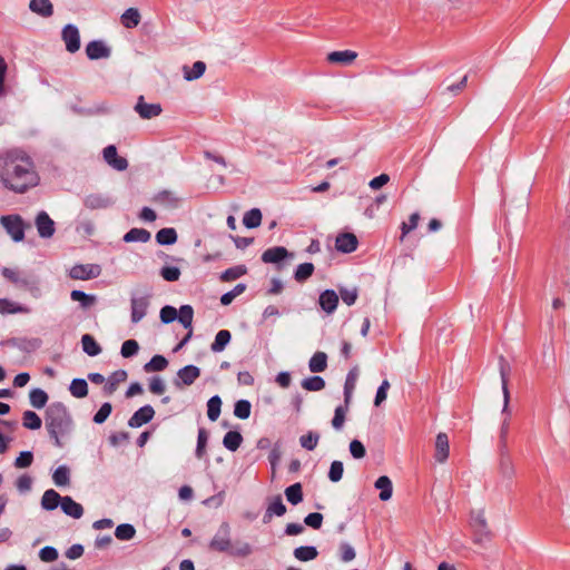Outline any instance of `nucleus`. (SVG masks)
<instances>
[{
	"label": "nucleus",
	"mask_w": 570,
	"mask_h": 570,
	"mask_svg": "<svg viewBox=\"0 0 570 570\" xmlns=\"http://www.w3.org/2000/svg\"><path fill=\"white\" fill-rule=\"evenodd\" d=\"M29 9L42 18H49L53 14V6L50 0H30Z\"/></svg>",
	"instance_id": "obj_27"
},
{
	"label": "nucleus",
	"mask_w": 570,
	"mask_h": 570,
	"mask_svg": "<svg viewBox=\"0 0 570 570\" xmlns=\"http://www.w3.org/2000/svg\"><path fill=\"white\" fill-rule=\"evenodd\" d=\"M104 159L105 161L118 171H124L128 167V161L126 158L118 156L117 148L114 145H109L104 148Z\"/></svg>",
	"instance_id": "obj_15"
},
{
	"label": "nucleus",
	"mask_w": 570,
	"mask_h": 570,
	"mask_svg": "<svg viewBox=\"0 0 570 570\" xmlns=\"http://www.w3.org/2000/svg\"><path fill=\"white\" fill-rule=\"evenodd\" d=\"M150 233L145 228H131L129 232L125 234L124 240L126 243H147L150 239Z\"/></svg>",
	"instance_id": "obj_37"
},
{
	"label": "nucleus",
	"mask_w": 570,
	"mask_h": 570,
	"mask_svg": "<svg viewBox=\"0 0 570 570\" xmlns=\"http://www.w3.org/2000/svg\"><path fill=\"white\" fill-rule=\"evenodd\" d=\"M155 415V410L151 405H144L137 410L128 421L130 428H140L141 425L150 422Z\"/></svg>",
	"instance_id": "obj_16"
},
{
	"label": "nucleus",
	"mask_w": 570,
	"mask_h": 570,
	"mask_svg": "<svg viewBox=\"0 0 570 570\" xmlns=\"http://www.w3.org/2000/svg\"><path fill=\"white\" fill-rule=\"evenodd\" d=\"M358 245L357 237L352 233H342L336 237L335 247L341 253H353Z\"/></svg>",
	"instance_id": "obj_17"
},
{
	"label": "nucleus",
	"mask_w": 570,
	"mask_h": 570,
	"mask_svg": "<svg viewBox=\"0 0 570 570\" xmlns=\"http://www.w3.org/2000/svg\"><path fill=\"white\" fill-rule=\"evenodd\" d=\"M115 204V199L108 194H90L83 198V205L91 210L106 209Z\"/></svg>",
	"instance_id": "obj_9"
},
{
	"label": "nucleus",
	"mask_w": 570,
	"mask_h": 570,
	"mask_svg": "<svg viewBox=\"0 0 570 570\" xmlns=\"http://www.w3.org/2000/svg\"><path fill=\"white\" fill-rule=\"evenodd\" d=\"M86 55L90 60L107 59L111 49L102 40H92L86 46Z\"/></svg>",
	"instance_id": "obj_14"
},
{
	"label": "nucleus",
	"mask_w": 570,
	"mask_h": 570,
	"mask_svg": "<svg viewBox=\"0 0 570 570\" xmlns=\"http://www.w3.org/2000/svg\"><path fill=\"white\" fill-rule=\"evenodd\" d=\"M374 487L380 490V499L382 501H387L392 498V493H393V485H392V481L390 480L389 476L386 475H382L380 476L375 483H374Z\"/></svg>",
	"instance_id": "obj_31"
},
{
	"label": "nucleus",
	"mask_w": 570,
	"mask_h": 570,
	"mask_svg": "<svg viewBox=\"0 0 570 570\" xmlns=\"http://www.w3.org/2000/svg\"><path fill=\"white\" fill-rule=\"evenodd\" d=\"M29 311L24 305L17 304L8 298H0V314H24L29 313Z\"/></svg>",
	"instance_id": "obj_33"
},
{
	"label": "nucleus",
	"mask_w": 570,
	"mask_h": 570,
	"mask_svg": "<svg viewBox=\"0 0 570 570\" xmlns=\"http://www.w3.org/2000/svg\"><path fill=\"white\" fill-rule=\"evenodd\" d=\"M139 351V344L135 340H127L122 343L120 354L128 358L135 356Z\"/></svg>",
	"instance_id": "obj_63"
},
{
	"label": "nucleus",
	"mask_w": 570,
	"mask_h": 570,
	"mask_svg": "<svg viewBox=\"0 0 570 570\" xmlns=\"http://www.w3.org/2000/svg\"><path fill=\"white\" fill-rule=\"evenodd\" d=\"M149 299L147 296H132L130 299V318L134 324L139 323L147 314Z\"/></svg>",
	"instance_id": "obj_12"
},
{
	"label": "nucleus",
	"mask_w": 570,
	"mask_h": 570,
	"mask_svg": "<svg viewBox=\"0 0 570 570\" xmlns=\"http://www.w3.org/2000/svg\"><path fill=\"white\" fill-rule=\"evenodd\" d=\"M450 454L449 438L446 433L440 432L435 438L434 459L439 463H444Z\"/></svg>",
	"instance_id": "obj_19"
},
{
	"label": "nucleus",
	"mask_w": 570,
	"mask_h": 570,
	"mask_svg": "<svg viewBox=\"0 0 570 570\" xmlns=\"http://www.w3.org/2000/svg\"><path fill=\"white\" fill-rule=\"evenodd\" d=\"M42 421L33 411H24L22 416V425L29 430H38L41 428Z\"/></svg>",
	"instance_id": "obj_52"
},
{
	"label": "nucleus",
	"mask_w": 570,
	"mask_h": 570,
	"mask_svg": "<svg viewBox=\"0 0 570 570\" xmlns=\"http://www.w3.org/2000/svg\"><path fill=\"white\" fill-rule=\"evenodd\" d=\"M70 298L73 302H79L82 308H89L96 303V296L87 294L80 289H73L70 293Z\"/></svg>",
	"instance_id": "obj_45"
},
{
	"label": "nucleus",
	"mask_w": 570,
	"mask_h": 570,
	"mask_svg": "<svg viewBox=\"0 0 570 570\" xmlns=\"http://www.w3.org/2000/svg\"><path fill=\"white\" fill-rule=\"evenodd\" d=\"M53 483L57 487H66L70 483V470L67 465L58 466L52 474Z\"/></svg>",
	"instance_id": "obj_47"
},
{
	"label": "nucleus",
	"mask_w": 570,
	"mask_h": 570,
	"mask_svg": "<svg viewBox=\"0 0 570 570\" xmlns=\"http://www.w3.org/2000/svg\"><path fill=\"white\" fill-rule=\"evenodd\" d=\"M194 309L190 305H181L179 312L177 311V320L185 328H193Z\"/></svg>",
	"instance_id": "obj_48"
},
{
	"label": "nucleus",
	"mask_w": 570,
	"mask_h": 570,
	"mask_svg": "<svg viewBox=\"0 0 570 570\" xmlns=\"http://www.w3.org/2000/svg\"><path fill=\"white\" fill-rule=\"evenodd\" d=\"M499 472L503 479L511 480L515 474V469L510 456L509 446H499Z\"/></svg>",
	"instance_id": "obj_10"
},
{
	"label": "nucleus",
	"mask_w": 570,
	"mask_h": 570,
	"mask_svg": "<svg viewBox=\"0 0 570 570\" xmlns=\"http://www.w3.org/2000/svg\"><path fill=\"white\" fill-rule=\"evenodd\" d=\"M206 70V65L203 61H196L191 66V68H188L187 66L184 67V78L187 81H193L198 78H200Z\"/></svg>",
	"instance_id": "obj_42"
},
{
	"label": "nucleus",
	"mask_w": 570,
	"mask_h": 570,
	"mask_svg": "<svg viewBox=\"0 0 570 570\" xmlns=\"http://www.w3.org/2000/svg\"><path fill=\"white\" fill-rule=\"evenodd\" d=\"M136 534V529L132 524L122 523L119 524L115 530V535L121 541L131 540Z\"/></svg>",
	"instance_id": "obj_55"
},
{
	"label": "nucleus",
	"mask_w": 570,
	"mask_h": 570,
	"mask_svg": "<svg viewBox=\"0 0 570 570\" xmlns=\"http://www.w3.org/2000/svg\"><path fill=\"white\" fill-rule=\"evenodd\" d=\"M286 513V507L283 503L282 497L276 495L273 498V500L268 503L265 514H264V522H268L272 517H282Z\"/></svg>",
	"instance_id": "obj_24"
},
{
	"label": "nucleus",
	"mask_w": 570,
	"mask_h": 570,
	"mask_svg": "<svg viewBox=\"0 0 570 570\" xmlns=\"http://www.w3.org/2000/svg\"><path fill=\"white\" fill-rule=\"evenodd\" d=\"M502 414L504 415V419L500 426L498 448L499 446H508V434H509V429H510L511 412L510 411H509V413L502 412Z\"/></svg>",
	"instance_id": "obj_59"
},
{
	"label": "nucleus",
	"mask_w": 570,
	"mask_h": 570,
	"mask_svg": "<svg viewBox=\"0 0 570 570\" xmlns=\"http://www.w3.org/2000/svg\"><path fill=\"white\" fill-rule=\"evenodd\" d=\"M309 371L313 373H320L327 367V355L324 352H316L308 362Z\"/></svg>",
	"instance_id": "obj_36"
},
{
	"label": "nucleus",
	"mask_w": 570,
	"mask_h": 570,
	"mask_svg": "<svg viewBox=\"0 0 570 570\" xmlns=\"http://www.w3.org/2000/svg\"><path fill=\"white\" fill-rule=\"evenodd\" d=\"M82 350L89 356H97L101 353L100 345L96 342V340L90 334H85L81 337Z\"/></svg>",
	"instance_id": "obj_41"
},
{
	"label": "nucleus",
	"mask_w": 570,
	"mask_h": 570,
	"mask_svg": "<svg viewBox=\"0 0 570 570\" xmlns=\"http://www.w3.org/2000/svg\"><path fill=\"white\" fill-rule=\"evenodd\" d=\"M242 442L243 436L238 431H228L223 439V445L232 452L237 451Z\"/></svg>",
	"instance_id": "obj_38"
},
{
	"label": "nucleus",
	"mask_w": 570,
	"mask_h": 570,
	"mask_svg": "<svg viewBox=\"0 0 570 570\" xmlns=\"http://www.w3.org/2000/svg\"><path fill=\"white\" fill-rule=\"evenodd\" d=\"M285 497L287 501L293 504L297 505L303 501V488L299 482L294 483L285 489Z\"/></svg>",
	"instance_id": "obj_39"
},
{
	"label": "nucleus",
	"mask_w": 570,
	"mask_h": 570,
	"mask_svg": "<svg viewBox=\"0 0 570 570\" xmlns=\"http://www.w3.org/2000/svg\"><path fill=\"white\" fill-rule=\"evenodd\" d=\"M262 223V212L258 208H253L245 213L243 224L247 228H256Z\"/></svg>",
	"instance_id": "obj_51"
},
{
	"label": "nucleus",
	"mask_w": 570,
	"mask_h": 570,
	"mask_svg": "<svg viewBox=\"0 0 570 570\" xmlns=\"http://www.w3.org/2000/svg\"><path fill=\"white\" fill-rule=\"evenodd\" d=\"M318 440L320 434L317 432L309 431L299 438V444L302 448L313 451L317 446Z\"/></svg>",
	"instance_id": "obj_56"
},
{
	"label": "nucleus",
	"mask_w": 570,
	"mask_h": 570,
	"mask_svg": "<svg viewBox=\"0 0 570 570\" xmlns=\"http://www.w3.org/2000/svg\"><path fill=\"white\" fill-rule=\"evenodd\" d=\"M62 498L56 490L49 489L42 494L41 507L43 510L52 511L61 504Z\"/></svg>",
	"instance_id": "obj_29"
},
{
	"label": "nucleus",
	"mask_w": 570,
	"mask_h": 570,
	"mask_svg": "<svg viewBox=\"0 0 570 570\" xmlns=\"http://www.w3.org/2000/svg\"><path fill=\"white\" fill-rule=\"evenodd\" d=\"M134 109L142 119L158 117L163 111L160 104H148L145 101L144 96L138 97Z\"/></svg>",
	"instance_id": "obj_11"
},
{
	"label": "nucleus",
	"mask_w": 570,
	"mask_h": 570,
	"mask_svg": "<svg viewBox=\"0 0 570 570\" xmlns=\"http://www.w3.org/2000/svg\"><path fill=\"white\" fill-rule=\"evenodd\" d=\"M40 340L39 338H32V340H20V338H11L7 342L8 345L18 347L20 350H28L31 348H38L40 346Z\"/></svg>",
	"instance_id": "obj_60"
},
{
	"label": "nucleus",
	"mask_w": 570,
	"mask_h": 570,
	"mask_svg": "<svg viewBox=\"0 0 570 570\" xmlns=\"http://www.w3.org/2000/svg\"><path fill=\"white\" fill-rule=\"evenodd\" d=\"M60 507L65 514L73 518V519H80L83 514L82 505L80 503L76 502L69 495H66L62 498Z\"/></svg>",
	"instance_id": "obj_22"
},
{
	"label": "nucleus",
	"mask_w": 570,
	"mask_h": 570,
	"mask_svg": "<svg viewBox=\"0 0 570 570\" xmlns=\"http://www.w3.org/2000/svg\"><path fill=\"white\" fill-rule=\"evenodd\" d=\"M252 405L247 400H239L235 403L234 415L240 420H246L250 415Z\"/></svg>",
	"instance_id": "obj_57"
},
{
	"label": "nucleus",
	"mask_w": 570,
	"mask_h": 570,
	"mask_svg": "<svg viewBox=\"0 0 570 570\" xmlns=\"http://www.w3.org/2000/svg\"><path fill=\"white\" fill-rule=\"evenodd\" d=\"M246 274V267L243 265H237L224 271L220 275V279L224 282L235 281Z\"/></svg>",
	"instance_id": "obj_58"
},
{
	"label": "nucleus",
	"mask_w": 570,
	"mask_h": 570,
	"mask_svg": "<svg viewBox=\"0 0 570 570\" xmlns=\"http://www.w3.org/2000/svg\"><path fill=\"white\" fill-rule=\"evenodd\" d=\"M140 18L138 9L129 8L121 14L120 20L125 28L132 29L139 24Z\"/></svg>",
	"instance_id": "obj_35"
},
{
	"label": "nucleus",
	"mask_w": 570,
	"mask_h": 570,
	"mask_svg": "<svg viewBox=\"0 0 570 570\" xmlns=\"http://www.w3.org/2000/svg\"><path fill=\"white\" fill-rule=\"evenodd\" d=\"M156 242L159 245H173L177 242V232L171 227L161 228L156 234Z\"/></svg>",
	"instance_id": "obj_40"
},
{
	"label": "nucleus",
	"mask_w": 570,
	"mask_h": 570,
	"mask_svg": "<svg viewBox=\"0 0 570 570\" xmlns=\"http://www.w3.org/2000/svg\"><path fill=\"white\" fill-rule=\"evenodd\" d=\"M39 175L31 157L22 149L0 153V183L16 194H23L39 184Z\"/></svg>",
	"instance_id": "obj_1"
},
{
	"label": "nucleus",
	"mask_w": 570,
	"mask_h": 570,
	"mask_svg": "<svg viewBox=\"0 0 570 570\" xmlns=\"http://www.w3.org/2000/svg\"><path fill=\"white\" fill-rule=\"evenodd\" d=\"M499 371L502 384V393H503V413H509V402H510V392L508 389L509 375L511 372V366L509 362L504 358V356L499 357Z\"/></svg>",
	"instance_id": "obj_7"
},
{
	"label": "nucleus",
	"mask_w": 570,
	"mask_h": 570,
	"mask_svg": "<svg viewBox=\"0 0 570 570\" xmlns=\"http://www.w3.org/2000/svg\"><path fill=\"white\" fill-rule=\"evenodd\" d=\"M293 556L302 562H308L317 558L318 551L314 546H301L294 549Z\"/></svg>",
	"instance_id": "obj_30"
},
{
	"label": "nucleus",
	"mask_w": 570,
	"mask_h": 570,
	"mask_svg": "<svg viewBox=\"0 0 570 570\" xmlns=\"http://www.w3.org/2000/svg\"><path fill=\"white\" fill-rule=\"evenodd\" d=\"M344 466L341 461H333L328 471V479L336 483L342 480Z\"/></svg>",
	"instance_id": "obj_64"
},
{
	"label": "nucleus",
	"mask_w": 570,
	"mask_h": 570,
	"mask_svg": "<svg viewBox=\"0 0 570 570\" xmlns=\"http://www.w3.org/2000/svg\"><path fill=\"white\" fill-rule=\"evenodd\" d=\"M318 304L326 314H333L338 305V295L333 289H325L320 295Z\"/></svg>",
	"instance_id": "obj_20"
},
{
	"label": "nucleus",
	"mask_w": 570,
	"mask_h": 570,
	"mask_svg": "<svg viewBox=\"0 0 570 570\" xmlns=\"http://www.w3.org/2000/svg\"><path fill=\"white\" fill-rule=\"evenodd\" d=\"M253 551L254 549L248 542L236 541L235 543L232 542V548L228 551V554L234 558H247L253 553Z\"/></svg>",
	"instance_id": "obj_34"
},
{
	"label": "nucleus",
	"mask_w": 570,
	"mask_h": 570,
	"mask_svg": "<svg viewBox=\"0 0 570 570\" xmlns=\"http://www.w3.org/2000/svg\"><path fill=\"white\" fill-rule=\"evenodd\" d=\"M289 255L291 254L288 253V250L285 247L275 246V247H271V248L266 249L262 254V261L264 263L276 264V263H279L281 261L285 259L286 257H288Z\"/></svg>",
	"instance_id": "obj_25"
},
{
	"label": "nucleus",
	"mask_w": 570,
	"mask_h": 570,
	"mask_svg": "<svg viewBox=\"0 0 570 570\" xmlns=\"http://www.w3.org/2000/svg\"><path fill=\"white\" fill-rule=\"evenodd\" d=\"M314 269L315 267L312 263L299 264L294 272L295 281L298 283H304L313 275Z\"/></svg>",
	"instance_id": "obj_49"
},
{
	"label": "nucleus",
	"mask_w": 570,
	"mask_h": 570,
	"mask_svg": "<svg viewBox=\"0 0 570 570\" xmlns=\"http://www.w3.org/2000/svg\"><path fill=\"white\" fill-rule=\"evenodd\" d=\"M30 404L36 409H42L48 402V394L41 389H33L29 393Z\"/></svg>",
	"instance_id": "obj_50"
},
{
	"label": "nucleus",
	"mask_w": 570,
	"mask_h": 570,
	"mask_svg": "<svg viewBox=\"0 0 570 570\" xmlns=\"http://www.w3.org/2000/svg\"><path fill=\"white\" fill-rule=\"evenodd\" d=\"M246 289L245 284H237L232 291L225 293L220 297L222 305H229L238 295L243 294Z\"/></svg>",
	"instance_id": "obj_62"
},
{
	"label": "nucleus",
	"mask_w": 570,
	"mask_h": 570,
	"mask_svg": "<svg viewBox=\"0 0 570 570\" xmlns=\"http://www.w3.org/2000/svg\"><path fill=\"white\" fill-rule=\"evenodd\" d=\"M154 202L166 208L174 209L179 206L180 198L171 190H161L154 196Z\"/></svg>",
	"instance_id": "obj_23"
},
{
	"label": "nucleus",
	"mask_w": 570,
	"mask_h": 570,
	"mask_svg": "<svg viewBox=\"0 0 570 570\" xmlns=\"http://www.w3.org/2000/svg\"><path fill=\"white\" fill-rule=\"evenodd\" d=\"M168 366V361L163 355H154L148 363L144 365L145 372H160Z\"/></svg>",
	"instance_id": "obj_46"
},
{
	"label": "nucleus",
	"mask_w": 570,
	"mask_h": 570,
	"mask_svg": "<svg viewBox=\"0 0 570 570\" xmlns=\"http://www.w3.org/2000/svg\"><path fill=\"white\" fill-rule=\"evenodd\" d=\"M210 551L228 553L232 548V529L228 522H222L208 543Z\"/></svg>",
	"instance_id": "obj_4"
},
{
	"label": "nucleus",
	"mask_w": 570,
	"mask_h": 570,
	"mask_svg": "<svg viewBox=\"0 0 570 570\" xmlns=\"http://www.w3.org/2000/svg\"><path fill=\"white\" fill-rule=\"evenodd\" d=\"M0 223L14 242H21L24 238L23 220L19 215L2 216Z\"/></svg>",
	"instance_id": "obj_5"
},
{
	"label": "nucleus",
	"mask_w": 570,
	"mask_h": 570,
	"mask_svg": "<svg viewBox=\"0 0 570 570\" xmlns=\"http://www.w3.org/2000/svg\"><path fill=\"white\" fill-rule=\"evenodd\" d=\"M348 406H350V403H346V401H344V404H341L335 409L334 417L332 419V426L334 430H336V431L342 430V428L345 423Z\"/></svg>",
	"instance_id": "obj_43"
},
{
	"label": "nucleus",
	"mask_w": 570,
	"mask_h": 570,
	"mask_svg": "<svg viewBox=\"0 0 570 570\" xmlns=\"http://www.w3.org/2000/svg\"><path fill=\"white\" fill-rule=\"evenodd\" d=\"M222 399L218 395L212 396L207 402V416L210 421H216L220 415Z\"/></svg>",
	"instance_id": "obj_53"
},
{
	"label": "nucleus",
	"mask_w": 570,
	"mask_h": 570,
	"mask_svg": "<svg viewBox=\"0 0 570 570\" xmlns=\"http://www.w3.org/2000/svg\"><path fill=\"white\" fill-rule=\"evenodd\" d=\"M207 442H208V433L204 428H200L198 430L197 445H196V451H195V454L198 459H202L205 455Z\"/></svg>",
	"instance_id": "obj_61"
},
{
	"label": "nucleus",
	"mask_w": 570,
	"mask_h": 570,
	"mask_svg": "<svg viewBox=\"0 0 570 570\" xmlns=\"http://www.w3.org/2000/svg\"><path fill=\"white\" fill-rule=\"evenodd\" d=\"M69 391L73 397H86L88 395L87 381L83 379H73L69 385Z\"/></svg>",
	"instance_id": "obj_44"
},
{
	"label": "nucleus",
	"mask_w": 570,
	"mask_h": 570,
	"mask_svg": "<svg viewBox=\"0 0 570 570\" xmlns=\"http://www.w3.org/2000/svg\"><path fill=\"white\" fill-rule=\"evenodd\" d=\"M61 38L66 45L67 51L75 53L80 48V33L75 24H66L61 31Z\"/></svg>",
	"instance_id": "obj_8"
},
{
	"label": "nucleus",
	"mask_w": 570,
	"mask_h": 570,
	"mask_svg": "<svg viewBox=\"0 0 570 570\" xmlns=\"http://www.w3.org/2000/svg\"><path fill=\"white\" fill-rule=\"evenodd\" d=\"M230 340H232L230 332L227 330H220L216 334L215 341L210 345L212 352H214V353L223 352L226 348V346L229 344Z\"/></svg>",
	"instance_id": "obj_32"
},
{
	"label": "nucleus",
	"mask_w": 570,
	"mask_h": 570,
	"mask_svg": "<svg viewBox=\"0 0 570 570\" xmlns=\"http://www.w3.org/2000/svg\"><path fill=\"white\" fill-rule=\"evenodd\" d=\"M471 527L474 529L475 534L479 537L478 540H481L482 537L489 535L488 524L483 510L473 511L471 513Z\"/></svg>",
	"instance_id": "obj_21"
},
{
	"label": "nucleus",
	"mask_w": 570,
	"mask_h": 570,
	"mask_svg": "<svg viewBox=\"0 0 570 570\" xmlns=\"http://www.w3.org/2000/svg\"><path fill=\"white\" fill-rule=\"evenodd\" d=\"M200 375V370L196 365H186L177 372L178 381L175 382L176 386L191 385Z\"/></svg>",
	"instance_id": "obj_18"
},
{
	"label": "nucleus",
	"mask_w": 570,
	"mask_h": 570,
	"mask_svg": "<svg viewBox=\"0 0 570 570\" xmlns=\"http://www.w3.org/2000/svg\"><path fill=\"white\" fill-rule=\"evenodd\" d=\"M38 234L41 238H50L53 236L56 228L55 222L50 218V216L46 212H40L36 216L35 220Z\"/></svg>",
	"instance_id": "obj_13"
},
{
	"label": "nucleus",
	"mask_w": 570,
	"mask_h": 570,
	"mask_svg": "<svg viewBox=\"0 0 570 570\" xmlns=\"http://www.w3.org/2000/svg\"><path fill=\"white\" fill-rule=\"evenodd\" d=\"M127 380V372L125 370H117L106 380L104 391L107 395L112 394L118 385Z\"/></svg>",
	"instance_id": "obj_28"
},
{
	"label": "nucleus",
	"mask_w": 570,
	"mask_h": 570,
	"mask_svg": "<svg viewBox=\"0 0 570 570\" xmlns=\"http://www.w3.org/2000/svg\"><path fill=\"white\" fill-rule=\"evenodd\" d=\"M302 387L307 391L317 392L325 387V381L317 375L311 376L302 381Z\"/></svg>",
	"instance_id": "obj_54"
},
{
	"label": "nucleus",
	"mask_w": 570,
	"mask_h": 570,
	"mask_svg": "<svg viewBox=\"0 0 570 570\" xmlns=\"http://www.w3.org/2000/svg\"><path fill=\"white\" fill-rule=\"evenodd\" d=\"M2 276L11 282L16 287L29 292L35 298L41 296V288L39 281L30 275L23 274L18 269L3 267L1 269Z\"/></svg>",
	"instance_id": "obj_3"
},
{
	"label": "nucleus",
	"mask_w": 570,
	"mask_h": 570,
	"mask_svg": "<svg viewBox=\"0 0 570 570\" xmlns=\"http://www.w3.org/2000/svg\"><path fill=\"white\" fill-rule=\"evenodd\" d=\"M46 426L49 435L55 440V445L62 446L60 436L72 429V419L68 409L60 402L52 403L46 411Z\"/></svg>",
	"instance_id": "obj_2"
},
{
	"label": "nucleus",
	"mask_w": 570,
	"mask_h": 570,
	"mask_svg": "<svg viewBox=\"0 0 570 570\" xmlns=\"http://www.w3.org/2000/svg\"><path fill=\"white\" fill-rule=\"evenodd\" d=\"M101 274V267L98 264H77L69 271L72 279L88 281L97 278Z\"/></svg>",
	"instance_id": "obj_6"
},
{
	"label": "nucleus",
	"mask_w": 570,
	"mask_h": 570,
	"mask_svg": "<svg viewBox=\"0 0 570 570\" xmlns=\"http://www.w3.org/2000/svg\"><path fill=\"white\" fill-rule=\"evenodd\" d=\"M357 57V53L352 50L332 51L327 55V61L347 66L351 65Z\"/></svg>",
	"instance_id": "obj_26"
}]
</instances>
